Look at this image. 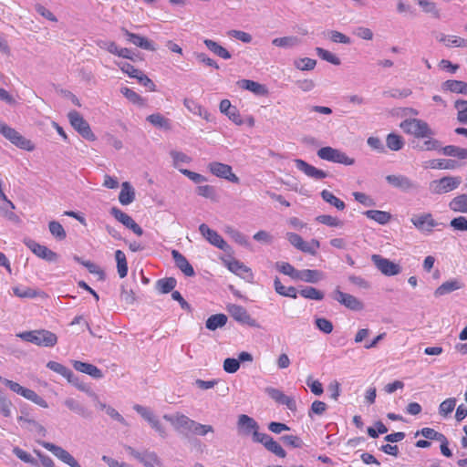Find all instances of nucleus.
Returning <instances> with one entry per match:
<instances>
[{
  "mask_svg": "<svg viewBox=\"0 0 467 467\" xmlns=\"http://www.w3.org/2000/svg\"><path fill=\"white\" fill-rule=\"evenodd\" d=\"M386 142L388 148L391 150H400L404 145L403 139L395 133L389 134Z\"/></svg>",
  "mask_w": 467,
  "mask_h": 467,
  "instance_id": "bf43d9fd",
  "label": "nucleus"
},
{
  "mask_svg": "<svg viewBox=\"0 0 467 467\" xmlns=\"http://www.w3.org/2000/svg\"><path fill=\"white\" fill-rule=\"evenodd\" d=\"M301 43L299 37L295 36L276 37L272 40V44L282 48H292Z\"/></svg>",
  "mask_w": 467,
  "mask_h": 467,
  "instance_id": "f704fd0d",
  "label": "nucleus"
},
{
  "mask_svg": "<svg viewBox=\"0 0 467 467\" xmlns=\"http://www.w3.org/2000/svg\"><path fill=\"white\" fill-rule=\"evenodd\" d=\"M12 407L13 404L10 400H8L5 394L0 390V413L2 416L5 418H9L12 416Z\"/></svg>",
  "mask_w": 467,
  "mask_h": 467,
  "instance_id": "680f3d73",
  "label": "nucleus"
},
{
  "mask_svg": "<svg viewBox=\"0 0 467 467\" xmlns=\"http://www.w3.org/2000/svg\"><path fill=\"white\" fill-rule=\"evenodd\" d=\"M421 144H417L415 148L419 150H436L441 148L439 140L432 139L431 137L426 138Z\"/></svg>",
  "mask_w": 467,
  "mask_h": 467,
  "instance_id": "69168bd1",
  "label": "nucleus"
},
{
  "mask_svg": "<svg viewBox=\"0 0 467 467\" xmlns=\"http://www.w3.org/2000/svg\"><path fill=\"white\" fill-rule=\"evenodd\" d=\"M295 164L299 171L315 180H321L327 177V173L326 171L308 164L306 161L301 159L295 160Z\"/></svg>",
  "mask_w": 467,
  "mask_h": 467,
  "instance_id": "4be33fe9",
  "label": "nucleus"
},
{
  "mask_svg": "<svg viewBox=\"0 0 467 467\" xmlns=\"http://www.w3.org/2000/svg\"><path fill=\"white\" fill-rule=\"evenodd\" d=\"M214 429L212 425L202 424L194 420L190 434L198 436H206L210 432H213Z\"/></svg>",
  "mask_w": 467,
  "mask_h": 467,
  "instance_id": "052dcab7",
  "label": "nucleus"
},
{
  "mask_svg": "<svg viewBox=\"0 0 467 467\" xmlns=\"http://www.w3.org/2000/svg\"><path fill=\"white\" fill-rule=\"evenodd\" d=\"M47 367L54 372L66 378L69 383H75L76 376L74 373L66 366L56 361H49Z\"/></svg>",
  "mask_w": 467,
  "mask_h": 467,
  "instance_id": "c756f323",
  "label": "nucleus"
},
{
  "mask_svg": "<svg viewBox=\"0 0 467 467\" xmlns=\"http://www.w3.org/2000/svg\"><path fill=\"white\" fill-rule=\"evenodd\" d=\"M386 181L393 187L407 192L413 190H417L419 187V185L415 182L410 180L409 177L401 174L388 175L386 177Z\"/></svg>",
  "mask_w": 467,
  "mask_h": 467,
  "instance_id": "a211bd4d",
  "label": "nucleus"
},
{
  "mask_svg": "<svg viewBox=\"0 0 467 467\" xmlns=\"http://www.w3.org/2000/svg\"><path fill=\"white\" fill-rule=\"evenodd\" d=\"M203 43L206 46V47L211 52H213L214 55H216L223 59L231 58L232 56H231L230 52L226 48L222 47L220 44H218L217 42H215L212 39H204Z\"/></svg>",
  "mask_w": 467,
  "mask_h": 467,
  "instance_id": "72a5a7b5",
  "label": "nucleus"
},
{
  "mask_svg": "<svg viewBox=\"0 0 467 467\" xmlns=\"http://www.w3.org/2000/svg\"><path fill=\"white\" fill-rule=\"evenodd\" d=\"M110 214L116 218L119 223L125 225L127 228L132 224L135 221L126 213L122 212L117 207H112L110 210Z\"/></svg>",
  "mask_w": 467,
  "mask_h": 467,
  "instance_id": "603ef678",
  "label": "nucleus"
},
{
  "mask_svg": "<svg viewBox=\"0 0 467 467\" xmlns=\"http://www.w3.org/2000/svg\"><path fill=\"white\" fill-rule=\"evenodd\" d=\"M456 405V400L454 398H450L443 400L439 407V412L442 416H447L454 410Z\"/></svg>",
  "mask_w": 467,
  "mask_h": 467,
  "instance_id": "774afa93",
  "label": "nucleus"
},
{
  "mask_svg": "<svg viewBox=\"0 0 467 467\" xmlns=\"http://www.w3.org/2000/svg\"><path fill=\"white\" fill-rule=\"evenodd\" d=\"M176 284V279L173 277L162 278L157 281V289L162 294H167L173 290Z\"/></svg>",
  "mask_w": 467,
  "mask_h": 467,
  "instance_id": "5fc2aeb1",
  "label": "nucleus"
},
{
  "mask_svg": "<svg viewBox=\"0 0 467 467\" xmlns=\"http://www.w3.org/2000/svg\"><path fill=\"white\" fill-rule=\"evenodd\" d=\"M454 107L457 109L458 121L467 125V100H456Z\"/></svg>",
  "mask_w": 467,
  "mask_h": 467,
  "instance_id": "6e6d98bb",
  "label": "nucleus"
},
{
  "mask_svg": "<svg viewBox=\"0 0 467 467\" xmlns=\"http://www.w3.org/2000/svg\"><path fill=\"white\" fill-rule=\"evenodd\" d=\"M321 197L326 202L336 207L337 210L342 211L346 207L345 202L343 201L336 197L331 192L327 190H323L321 192Z\"/></svg>",
  "mask_w": 467,
  "mask_h": 467,
  "instance_id": "a18cd8bd",
  "label": "nucleus"
},
{
  "mask_svg": "<svg viewBox=\"0 0 467 467\" xmlns=\"http://www.w3.org/2000/svg\"><path fill=\"white\" fill-rule=\"evenodd\" d=\"M133 409L150 425V427L161 437H167V431L160 419L149 408L136 404Z\"/></svg>",
  "mask_w": 467,
  "mask_h": 467,
  "instance_id": "1a4fd4ad",
  "label": "nucleus"
},
{
  "mask_svg": "<svg viewBox=\"0 0 467 467\" xmlns=\"http://www.w3.org/2000/svg\"><path fill=\"white\" fill-rule=\"evenodd\" d=\"M145 467L161 466V461L154 451H142L140 462Z\"/></svg>",
  "mask_w": 467,
  "mask_h": 467,
  "instance_id": "c03bdc74",
  "label": "nucleus"
},
{
  "mask_svg": "<svg viewBox=\"0 0 467 467\" xmlns=\"http://www.w3.org/2000/svg\"><path fill=\"white\" fill-rule=\"evenodd\" d=\"M463 284L457 279H452L442 283L434 292L437 297L448 295L455 290L461 289Z\"/></svg>",
  "mask_w": 467,
  "mask_h": 467,
  "instance_id": "c85d7f7f",
  "label": "nucleus"
},
{
  "mask_svg": "<svg viewBox=\"0 0 467 467\" xmlns=\"http://www.w3.org/2000/svg\"><path fill=\"white\" fill-rule=\"evenodd\" d=\"M237 429L241 435L248 436L252 434L253 441L254 442H257V441L260 439L256 437V434H263L262 432H259V424L256 422V420L245 414L239 415L237 420Z\"/></svg>",
  "mask_w": 467,
  "mask_h": 467,
  "instance_id": "9d476101",
  "label": "nucleus"
},
{
  "mask_svg": "<svg viewBox=\"0 0 467 467\" xmlns=\"http://www.w3.org/2000/svg\"><path fill=\"white\" fill-rule=\"evenodd\" d=\"M146 119L156 128L163 130L171 129V120L160 113L149 115Z\"/></svg>",
  "mask_w": 467,
  "mask_h": 467,
  "instance_id": "79ce46f5",
  "label": "nucleus"
},
{
  "mask_svg": "<svg viewBox=\"0 0 467 467\" xmlns=\"http://www.w3.org/2000/svg\"><path fill=\"white\" fill-rule=\"evenodd\" d=\"M71 126L86 140H94L93 134L88 123L76 110H72L67 115Z\"/></svg>",
  "mask_w": 467,
  "mask_h": 467,
  "instance_id": "9b49d317",
  "label": "nucleus"
},
{
  "mask_svg": "<svg viewBox=\"0 0 467 467\" xmlns=\"http://www.w3.org/2000/svg\"><path fill=\"white\" fill-rule=\"evenodd\" d=\"M274 287L277 294L283 296H287L291 298H296L297 297V291L296 287L294 286H285L282 285L280 279L278 277H275L274 280Z\"/></svg>",
  "mask_w": 467,
  "mask_h": 467,
  "instance_id": "58836bf2",
  "label": "nucleus"
},
{
  "mask_svg": "<svg viewBox=\"0 0 467 467\" xmlns=\"http://www.w3.org/2000/svg\"><path fill=\"white\" fill-rule=\"evenodd\" d=\"M333 298L341 305L345 306L347 308L353 311H359L362 310L364 307L363 303L356 296L350 294L344 293L339 289H336L334 291Z\"/></svg>",
  "mask_w": 467,
  "mask_h": 467,
  "instance_id": "dca6fc26",
  "label": "nucleus"
},
{
  "mask_svg": "<svg viewBox=\"0 0 467 467\" xmlns=\"http://www.w3.org/2000/svg\"><path fill=\"white\" fill-rule=\"evenodd\" d=\"M285 238L294 247L299 251L312 255L317 254V250L320 247V243L318 240L312 239L310 242H306L299 234L296 233H286Z\"/></svg>",
  "mask_w": 467,
  "mask_h": 467,
  "instance_id": "423d86ee",
  "label": "nucleus"
},
{
  "mask_svg": "<svg viewBox=\"0 0 467 467\" xmlns=\"http://www.w3.org/2000/svg\"><path fill=\"white\" fill-rule=\"evenodd\" d=\"M49 231L51 234L58 240H63L66 238V231L64 230L62 224L57 221H52L48 224Z\"/></svg>",
  "mask_w": 467,
  "mask_h": 467,
  "instance_id": "e2e57ef3",
  "label": "nucleus"
},
{
  "mask_svg": "<svg viewBox=\"0 0 467 467\" xmlns=\"http://www.w3.org/2000/svg\"><path fill=\"white\" fill-rule=\"evenodd\" d=\"M200 234L213 246L226 251L228 248L227 243L223 239V237L214 230L211 229L207 224L202 223L199 226Z\"/></svg>",
  "mask_w": 467,
  "mask_h": 467,
  "instance_id": "f3484780",
  "label": "nucleus"
},
{
  "mask_svg": "<svg viewBox=\"0 0 467 467\" xmlns=\"http://www.w3.org/2000/svg\"><path fill=\"white\" fill-rule=\"evenodd\" d=\"M209 171L218 178L225 179L234 183H239V178L233 172L232 167L218 161H213L208 165Z\"/></svg>",
  "mask_w": 467,
  "mask_h": 467,
  "instance_id": "2eb2a0df",
  "label": "nucleus"
},
{
  "mask_svg": "<svg viewBox=\"0 0 467 467\" xmlns=\"http://www.w3.org/2000/svg\"><path fill=\"white\" fill-rule=\"evenodd\" d=\"M227 265H228V269L231 272L234 273L235 275L243 276L244 278H245L244 274H247L250 276H252L250 268H248L246 265H244L243 263H241L237 260H233V261L229 262Z\"/></svg>",
  "mask_w": 467,
  "mask_h": 467,
  "instance_id": "49530a36",
  "label": "nucleus"
},
{
  "mask_svg": "<svg viewBox=\"0 0 467 467\" xmlns=\"http://www.w3.org/2000/svg\"><path fill=\"white\" fill-rule=\"evenodd\" d=\"M26 246L38 257L45 259L48 262H54L57 258V254L48 249L47 246L41 245L34 240L26 241Z\"/></svg>",
  "mask_w": 467,
  "mask_h": 467,
  "instance_id": "6ab92c4d",
  "label": "nucleus"
},
{
  "mask_svg": "<svg viewBox=\"0 0 467 467\" xmlns=\"http://www.w3.org/2000/svg\"><path fill=\"white\" fill-rule=\"evenodd\" d=\"M185 108L194 115L208 119L209 113L199 103L191 99H185L183 101Z\"/></svg>",
  "mask_w": 467,
  "mask_h": 467,
  "instance_id": "ea45409f",
  "label": "nucleus"
},
{
  "mask_svg": "<svg viewBox=\"0 0 467 467\" xmlns=\"http://www.w3.org/2000/svg\"><path fill=\"white\" fill-rule=\"evenodd\" d=\"M122 32L125 35V36L127 37V40L130 43L133 44L134 46L139 47L145 50H150V51H154L156 49L153 42L149 40L148 38H146L142 36L131 33L125 28H122Z\"/></svg>",
  "mask_w": 467,
  "mask_h": 467,
  "instance_id": "5701e85b",
  "label": "nucleus"
},
{
  "mask_svg": "<svg viewBox=\"0 0 467 467\" xmlns=\"http://www.w3.org/2000/svg\"><path fill=\"white\" fill-rule=\"evenodd\" d=\"M462 183L459 176H444L430 182L429 190L433 194H444L456 190Z\"/></svg>",
  "mask_w": 467,
  "mask_h": 467,
  "instance_id": "20e7f679",
  "label": "nucleus"
},
{
  "mask_svg": "<svg viewBox=\"0 0 467 467\" xmlns=\"http://www.w3.org/2000/svg\"><path fill=\"white\" fill-rule=\"evenodd\" d=\"M299 294L301 296H303L305 298L317 300V301H320L324 298V293L317 290V288H315L313 286H306V287L301 289L299 291Z\"/></svg>",
  "mask_w": 467,
  "mask_h": 467,
  "instance_id": "864d4df0",
  "label": "nucleus"
},
{
  "mask_svg": "<svg viewBox=\"0 0 467 467\" xmlns=\"http://www.w3.org/2000/svg\"><path fill=\"white\" fill-rule=\"evenodd\" d=\"M115 259L117 262V271L120 278L128 275V263L125 254L121 250L115 251Z\"/></svg>",
  "mask_w": 467,
  "mask_h": 467,
  "instance_id": "a19ab883",
  "label": "nucleus"
},
{
  "mask_svg": "<svg viewBox=\"0 0 467 467\" xmlns=\"http://www.w3.org/2000/svg\"><path fill=\"white\" fill-rule=\"evenodd\" d=\"M371 261L379 271L384 275L393 276L401 273V266L388 258L382 257L379 254H373Z\"/></svg>",
  "mask_w": 467,
  "mask_h": 467,
  "instance_id": "ddd939ff",
  "label": "nucleus"
},
{
  "mask_svg": "<svg viewBox=\"0 0 467 467\" xmlns=\"http://www.w3.org/2000/svg\"><path fill=\"white\" fill-rule=\"evenodd\" d=\"M171 255L174 260L175 265L186 275L193 276L195 275L194 269L189 263L187 258L177 250L171 251Z\"/></svg>",
  "mask_w": 467,
  "mask_h": 467,
  "instance_id": "a878e982",
  "label": "nucleus"
},
{
  "mask_svg": "<svg viewBox=\"0 0 467 467\" xmlns=\"http://www.w3.org/2000/svg\"><path fill=\"white\" fill-rule=\"evenodd\" d=\"M163 419L169 421L175 431L185 436L190 434L194 422L193 420L180 412L165 414L163 415Z\"/></svg>",
  "mask_w": 467,
  "mask_h": 467,
  "instance_id": "6e6552de",
  "label": "nucleus"
},
{
  "mask_svg": "<svg viewBox=\"0 0 467 467\" xmlns=\"http://www.w3.org/2000/svg\"><path fill=\"white\" fill-rule=\"evenodd\" d=\"M135 200V191L130 182H125L121 185L119 201L122 205H129Z\"/></svg>",
  "mask_w": 467,
  "mask_h": 467,
  "instance_id": "2f4dec72",
  "label": "nucleus"
},
{
  "mask_svg": "<svg viewBox=\"0 0 467 467\" xmlns=\"http://www.w3.org/2000/svg\"><path fill=\"white\" fill-rule=\"evenodd\" d=\"M78 389L81 391H85L94 401L95 406L99 410H105L109 406L106 405V403L99 400V396L91 390L87 385H79L78 386Z\"/></svg>",
  "mask_w": 467,
  "mask_h": 467,
  "instance_id": "0e129e2a",
  "label": "nucleus"
},
{
  "mask_svg": "<svg viewBox=\"0 0 467 467\" xmlns=\"http://www.w3.org/2000/svg\"><path fill=\"white\" fill-rule=\"evenodd\" d=\"M422 435L428 440L443 441L445 436L442 433L436 431L434 429L425 427L415 433V436Z\"/></svg>",
  "mask_w": 467,
  "mask_h": 467,
  "instance_id": "4d7b16f0",
  "label": "nucleus"
},
{
  "mask_svg": "<svg viewBox=\"0 0 467 467\" xmlns=\"http://www.w3.org/2000/svg\"><path fill=\"white\" fill-rule=\"evenodd\" d=\"M441 150L443 154L446 156L457 157L459 159H467V149L454 145H448L443 147Z\"/></svg>",
  "mask_w": 467,
  "mask_h": 467,
  "instance_id": "09e8293b",
  "label": "nucleus"
},
{
  "mask_svg": "<svg viewBox=\"0 0 467 467\" xmlns=\"http://www.w3.org/2000/svg\"><path fill=\"white\" fill-rule=\"evenodd\" d=\"M411 223L420 231L429 233L431 232L433 227L437 224L431 213L415 215L411 218Z\"/></svg>",
  "mask_w": 467,
  "mask_h": 467,
  "instance_id": "393cba45",
  "label": "nucleus"
},
{
  "mask_svg": "<svg viewBox=\"0 0 467 467\" xmlns=\"http://www.w3.org/2000/svg\"><path fill=\"white\" fill-rule=\"evenodd\" d=\"M64 404L68 410L83 418H88L91 415V412L83 404L73 398L66 399Z\"/></svg>",
  "mask_w": 467,
  "mask_h": 467,
  "instance_id": "7c9ffc66",
  "label": "nucleus"
},
{
  "mask_svg": "<svg viewBox=\"0 0 467 467\" xmlns=\"http://www.w3.org/2000/svg\"><path fill=\"white\" fill-rule=\"evenodd\" d=\"M317 154L321 160L335 163L353 165L355 162L354 159L348 157L345 152L329 146L319 149Z\"/></svg>",
  "mask_w": 467,
  "mask_h": 467,
  "instance_id": "0eeeda50",
  "label": "nucleus"
},
{
  "mask_svg": "<svg viewBox=\"0 0 467 467\" xmlns=\"http://www.w3.org/2000/svg\"><path fill=\"white\" fill-rule=\"evenodd\" d=\"M316 53L317 55L323 60L331 63L332 65L338 66L340 65L341 61L338 57H337L332 52L324 49L322 47H316Z\"/></svg>",
  "mask_w": 467,
  "mask_h": 467,
  "instance_id": "8fccbe9b",
  "label": "nucleus"
},
{
  "mask_svg": "<svg viewBox=\"0 0 467 467\" xmlns=\"http://www.w3.org/2000/svg\"><path fill=\"white\" fill-rule=\"evenodd\" d=\"M400 128L407 134L416 138H429L435 134L426 121L419 119H405L400 123Z\"/></svg>",
  "mask_w": 467,
  "mask_h": 467,
  "instance_id": "f03ea898",
  "label": "nucleus"
},
{
  "mask_svg": "<svg viewBox=\"0 0 467 467\" xmlns=\"http://www.w3.org/2000/svg\"><path fill=\"white\" fill-rule=\"evenodd\" d=\"M12 289L14 295L20 298H33L37 295L36 290L25 285H17Z\"/></svg>",
  "mask_w": 467,
  "mask_h": 467,
  "instance_id": "13d9d810",
  "label": "nucleus"
},
{
  "mask_svg": "<svg viewBox=\"0 0 467 467\" xmlns=\"http://www.w3.org/2000/svg\"><path fill=\"white\" fill-rule=\"evenodd\" d=\"M225 233L238 244L250 248L251 244L246 235L232 226L225 227Z\"/></svg>",
  "mask_w": 467,
  "mask_h": 467,
  "instance_id": "e433bc0d",
  "label": "nucleus"
},
{
  "mask_svg": "<svg viewBox=\"0 0 467 467\" xmlns=\"http://www.w3.org/2000/svg\"><path fill=\"white\" fill-rule=\"evenodd\" d=\"M17 337L26 342L42 347H53L57 342V337L54 333L44 329L22 332L17 334Z\"/></svg>",
  "mask_w": 467,
  "mask_h": 467,
  "instance_id": "f257e3e1",
  "label": "nucleus"
},
{
  "mask_svg": "<svg viewBox=\"0 0 467 467\" xmlns=\"http://www.w3.org/2000/svg\"><path fill=\"white\" fill-rule=\"evenodd\" d=\"M227 323V317L224 314L212 315L206 320V327L209 330H215L219 327H223Z\"/></svg>",
  "mask_w": 467,
  "mask_h": 467,
  "instance_id": "37998d69",
  "label": "nucleus"
},
{
  "mask_svg": "<svg viewBox=\"0 0 467 467\" xmlns=\"http://www.w3.org/2000/svg\"><path fill=\"white\" fill-rule=\"evenodd\" d=\"M265 393L279 404L285 405L290 410L294 411L296 410V400L285 395L280 389L270 387L265 389Z\"/></svg>",
  "mask_w": 467,
  "mask_h": 467,
  "instance_id": "aec40b11",
  "label": "nucleus"
},
{
  "mask_svg": "<svg viewBox=\"0 0 467 467\" xmlns=\"http://www.w3.org/2000/svg\"><path fill=\"white\" fill-rule=\"evenodd\" d=\"M367 218L377 222L379 224H386L389 222L391 215L389 213L379 210H368L364 213Z\"/></svg>",
  "mask_w": 467,
  "mask_h": 467,
  "instance_id": "c9c22d12",
  "label": "nucleus"
},
{
  "mask_svg": "<svg viewBox=\"0 0 467 467\" xmlns=\"http://www.w3.org/2000/svg\"><path fill=\"white\" fill-rule=\"evenodd\" d=\"M170 154L171 157L172 158L174 167L178 169H181L180 164L189 163L192 161V159L188 155L182 151L171 150Z\"/></svg>",
  "mask_w": 467,
  "mask_h": 467,
  "instance_id": "338daca9",
  "label": "nucleus"
},
{
  "mask_svg": "<svg viewBox=\"0 0 467 467\" xmlns=\"http://www.w3.org/2000/svg\"><path fill=\"white\" fill-rule=\"evenodd\" d=\"M41 445L52 452L57 459L70 467H81L78 461L65 449L51 442L44 441Z\"/></svg>",
  "mask_w": 467,
  "mask_h": 467,
  "instance_id": "4468645a",
  "label": "nucleus"
},
{
  "mask_svg": "<svg viewBox=\"0 0 467 467\" xmlns=\"http://www.w3.org/2000/svg\"><path fill=\"white\" fill-rule=\"evenodd\" d=\"M0 133L16 147L26 150H33L34 145L29 140H26L15 129L11 128L5 122L0 121Z\"/></svg>",
  "mask_w": 467,
  "mask_h": 467,
  "instance_id": "39448f33",
  "label": "nucleus"
},
{
  "mask_svg": "<svg viewBox=\"0 0 467 467\" xmlns=\"http://www.w3.org/2000/svg\"><path fill=\"white\" fill-rule=\"evenodd\" d=\"M0 381L6 387H8L15 393L21 395L25 399L34 402L35 404L42 408H47V402L41 396L36 394L34 390L24 388L17 382L3 378L2 376H0Z\"/></svg>",
  "mask_w": 467,
  "mask_h": 467,
  "instance_id": "7ed1b4c3",
  "label": "nucleus"
},
{
  "mask_svg": "<svg viewBox=\"0 0 467 467\" xmlns=\"http://www.w3.org/2000/svg\"><path fill=\"white\" fill-rule=\"evenodd\" d=\"M257 438H260L257 442L262 443L265 449L278 457L285 458L286 453L282 446L275 441L271 436L266 433L256 434Z\"/></svg>",
  "mask_w": 467,
  "mask_h": 467,
  "instance_id": "412c9836",
  "label": "nucleus"
},
{
  "mask_svg": "<svg viewBox=\"0 0 467 467\" xmlns=\"http://www.w3.org/2000/svg\"><path fill=\"white\" fill-rule=\"evenodd\" d=\"M449 208L456 213H467V193L452 198L449 202Z\"/></svg>",
  "mask_w": 467,
  "mask_h": 467,
  "instance_id": "473e14b6",
  "label": "nucleus"
},
{
  "mask_svg": "<svg viewBox=\"0 0 467 467\" xmlns=\"http://www.w3.org/2000/svg\"><path fill=\"white\" fill-rule=\"evenodd\" d=\"M431 169L453 170L457 167V161L454 160H431L429 166Z\"/></svg>",
  "mask_w": 467,
  "mask_h": 467,
  "instance_id": "de8ad7c7",
  "label": "nucleus"
},
{
  "mask_svg": "<svg viewBox=\"0 0 467 467\" xmlns=\"http://www.w3.org/2000/svg\"><path fill=\"white\" fill-rule=\"evenodd\" d=\"M275 268L282 274L290 276L292 279L296 280L298 271L292 265L286 262L275 263Z\"/></svg>",
  "mask_w": 467,
  "mask_h": 467,
  "instance_id": "3c124183",
  "label": "nucleus"
},
{
  "mask_svg": "<svg viewBox=\"0 0 467 467\" xmlns=\"http://www.w3.org/2000/svg\"><path fill=\"white\" fill-rule=\"evenodd\" d=\"M324 279V274L319 270H299L296 280L316 284Z\"/></svg>",
  "mask_w": 467,
  "mask_h": 467,
  "instance_id": "bb28decb",
  "label": "nucleus"
},
{
  "mask_svg": "<svg viewBox=\"0 0 467 467\" xmlns=\"http://www.w3.org/2000/svg\"><path fill=\"white\" fill-rule=\"evenodd\" d=\"M442 88L453 93L467 94V83L461 80H447L443 83Z\"/></svg>",
  "mask_w": 467,
  "mask_h": 467,
  "instance_id": "4c0bfd02",
  "label": "nucleus"
},
{
  "mask_svg": "<svg viewBox=\"0 0 467 467\" xmlns=\"http://www.w3.org/2000/svg\"><path fill=\"white\" fill-rule=\"evenodd\" d=\"M230 316L238 323L246 325L251 327H258L259 325L254 318H253L247 310L236 304H229L226 307Z\"/></svg>",
  "mask_w": 467,
  "mask_h": 467,
  "instance_id": "f8f14e48",
  "label": "nucleus"
},
{
  "mask_svg": "<svg viewBox=\"0 0 467 467\" xmlns=\"http://www.w3.org/2000/svg\"><path fill=\"white\" fill-rule=\"evenodd\" d=\"M72 366L77 371L88 374L93 379H99L104 377L102 370L90 363L73 360Z\"/></svg>",
  "mask_w": 467,
  "mask_h": 467,
  "instance_id": "b1692460",
  "label": "nucleus"
},
{
  "mask_svg": "<svg viewBox=\"0 0 467 467\" xmlns=\"http://www.w3.org/2000/svg\"><path fill=\"white\" fill-rule=\"evenodd\" d=\"M238 85L240 88L249 90L257 96H265L268 92L265 85L250 79H242L238 81Z\"/></svg>",
  "mask_w": 467,
  "mask_h": 467,
  "instance_id": "cd10ccee",
  "label": "nucleus"
}]
</instances>
